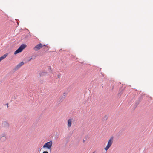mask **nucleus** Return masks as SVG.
Masks as SVG:
<instances>
[{
    "label": "nucleus",
    "instance_id": "f257e3e1",
    "mask_svg": "<svg viewBox=\"0 0 153 153\" xmlns=\"http://www.w3.org/2000/svg\"><path fill=\"white\" fill-rule=\"evenodd\" d=\"M114 141V138L112 137L109 140L106 146L104 148V149L107 151L111 146L113 144Z\"/></svg>",
    "mask_w": 153,
    "mask_h": 153
},
{
    "label": "nucleus",
    "instance_id": "f03ea898",
    "mask_svg": "<svg viewBox=\"0 0 153 153\" xmlns=\"http://www.w3.org/2000/svg\"><path fill=\"white\" fill-rule=\"evenodd\" d=\"M53 144V142L52 140H51L49 142H48L46 143L43 146V148H46L50 150L51 151V147H52Z\"/></svg>",
    "mask_w": 153,
    "mask_h": 153
},
{
    "label": "nucleus",
    "instance_id": "7ed1b4c3",
    "mask_svg": "<svg viewBox=\"0 0 153 153\" xmlns=\"http://www.w3.org/2000/svg\"><path fill=\"white\" fill-rule=\"evenodd\" d=\"M26 47V45L24 44H22L17 49L14 53V54H16L22 51Z\"/></svg>",
    "mask_w": 153,
    "mask_h": 153
},
{
    "label": "nucleus",
    "instance_id": "20e7f679",
    "mask_svg": "<svg viewBox=\"0 0 153 153\" xmlns=\"http://www.w3.org/2000/svg\"><path fill=\"white\" fill-rule=\"evenodd\" d=\"M45 46V45H43L41 43H39L37 45L33 48V49L35 51H38L42 48L43 46Z\"/></svg>",
    "mask_w": 153,
    "mask_h": 153
},
{
    "label": "nucleus",
    "instance_id": "39448f33",
    "mask_svg": "<svg viewBox=\"0 0 153 153\" xmlns=\"http://www.w3.org/2000/svg\"><path fill=\"white\" fill-rule=\"evenodd\" d=\"M9 123L7 122H4L2 123V126L5 128H9Z\"/></svg>",
    "mask_w": 153,
    "mask_h": 153
},
{
    "label": "nucleus",
    "instance_id": "423d86ee",
    "mask_svg": "<svg viewBox=\"0 0 153 153\" xmlns=\"http://www.w3.org/2000/svg\"><path fill=\"white\" fill-rule=\"evenodd\" d=\"M72 119H70L68 120V127L70 128L72 124Z\"/></svg>",
    "mask_w": 153,
    "mask_h": 153
},
{
    "label": "nucleus",
    "instance_id": "0eeeda50",
    "mask_svg": "<svg viewBox=\"0 0 153 153\" xmlns=\"http://www.w3.org/2000/svg\"><path fill=\"white\" fill-rule=\"evenodd\" d=\"M24 64V62H21L19 64H18L16 67V68L17 69H19L21 66Z\"/></svg>",
    "mask_w": 153,
    "mask_h": 153
},
{
    "label": "nucleus",
    "instance_id": "6e6552de",
    "mask_svg": "<svg viewBox=\"0 0 153 153\" xmlns=\"http://www.w3.org/2000/svg\"><path fill=\"white\" fill-rule=\"evenodd\" d=\"M8 53H7L2 56H1V57H0V62L1 61V60H2L3 59L5 58L7 56Z\"/></svg>",
    "mask_w": 153,
    "mask_h": 153
},
{
    "label": "nucleus",
    "instance_id": "1a4fd4ad",
    "mask_svg": "<svg viewBox=\"0 0 153 153\" xmlns=\"http://www.w3.org/2000/svg\"><path fill=\"white\" fill-rule=\"evenodd\" d=\"M1 140L3 142L5 141L6 140V137L5 136H2L0 138Z\"/></svg>",
    "mask_w": 153,
    "mask_h": 153
},
{
    "label": "nucleus",
    "instance_id": "9d476101",
    "mask_svg": "<svg viewBox=\"0 0 153 153\" xmlns=\"http://www.w3.org/2000/svg\"><path fill=\"white\" fill-rule=\"evenodd\" d=\"M42 153H48L47 151H44Z\"/></svg>",
    "mask_w": 153,
    "mask_h": 153
},
{
    "label": "nucleus",
    "instance_id": "9b49d317",
    "mask_svg": "<svg viewBox=\"0 0 153 153\" xmlns=\"http://www.w3.org/2000/svg\"><path fill=\"white\" fill-rule=\"evenodd\" d=\"M66 95V94L65 93H64L63 94V95L64 96H65Z\"/></svg>",
    "mask_w": 153,
    "mask_h": 153
},
{
    "label": "nucleus",
    "instance_id": "f8f14e48",
    "mask_svg": "<svg viewBox=\"0 0 153 153\" xmlns=\"http://www.w3.org/2000/svg\"><path fill=\"white\" fill-rule=\"evenodd\" d=\"M32 59V58H31L30 59V60H29V61H30L31 59Z\"/></svg>",
    "mask_w": 153,
    "mask_h": 153
},
{
    "label": "nucleus",
    "instance_id": "ddd939ff",
    "mask_svg": "<svg viewBox=\"0 0 153 153\" xmlns=\"http://www.w3.org/2000/svg\"><path fill=\"white\" fill-rule=\"evenodd\" d=\"M85 140H83V142H85Z\"/></svg>",
    "mask_w": 153,
    "mask_h": 153
},
{
    "label": "nucleus",
    "instance_id": "4468645a",
    "mask_svg": "<svg viewBox=\"0 0 153 153\" xmlns=\"http://www.w3.org/2000/svg\"><path fill=\"white\" fill-rule=\"evenodd\" d=\"M93 153H94V152H93Z\"/></svg>",
    "mask_w": 153,
    "mask_h": 153
}]
</instances>
